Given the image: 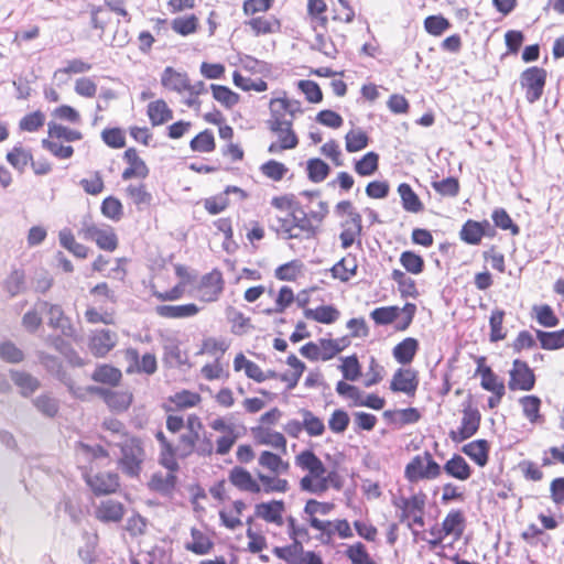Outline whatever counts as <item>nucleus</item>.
<instances>
[{
	"mask_svg": "<svg viewBox=\"0 0 564 564\" xmlns=\"http://www.w3.org/2000/svg\"><path fill=\"white\" fill-rule=\"evenodd\" d=\"M209 425L212 430L220 433L215 442L197 414L192 413L186 419L181 414L166 415L165 426L170 433L177 434L183 429L185 431L178 436L176 445H173L162 431L155 433L160 444V464L165 468L178 469L177 455L188 457L196 454L200 457H212L213 454L218 456L229 454L239 438L235 424L224 416H218Z\"/></svg>",
	"mask_w": 564,
	"mask_h": 564,
	"instance_id": "1",
	"label": "nucleus"
},
{
	"mask_svg": "<svg viewBox=\"0 0 564 564\" xmlns=\"http://www.w3.org/2000/svg\"><path fill=\"white\" fill-rule=\"evenodd\" d=\"M258 465L263 471L253 475L242 466H234L228 473L229 482L241 492L250 495L286 494L291 490V482L283 475H288L291 464L280 454L263 449L258 455Z\"/></svg>",
	"mask_w": 564,
	"mask_h": 564,
	"instance_id": "2",
	"label": "nucleus"
},
{
	"mask_svg": "<svg viewBox=\"0 0 564 564\" xmlns=\"http://www.w3.org/2000/svg\"><path fill=\"white\" fill-rule=\"evenodd\" d=\"M295 467L303 473L299 488L303 492L321 496L329 489L339 490L343 479L335 469H328L319 456L311 448H304L294 456Z\"/></svg>",
	"mask_w": 564,
	"mask_h": 564,
	"instance_id": "3",
	"label": "nucleus"
},
{
	"mask_svg": "<svg viewBox=\"0 0 564 564\" xmlns=\"http://www.w3.org/2000/svg\"><path fill=\"white\" fill-rule=\"evenodd\" d=\"M174 278L169 270L156 271L150 281V292L161 303L182 300L188 292V288L195 281V275L189 267L176 263L173 265Z\"/></svg>",
	"mask_w": 564,
	"mask_h": 564,
	"instance_id": "4",
	"label": "nucleus"
},
{
	"mask_svg": "<svg viewBox=\"0 0 564 564\" xmlns=\"http://www.w3.org/2000/svg\"><path fill=\"white\" fill-rule=\"evenodd\" d=\"M231 347V340L220 335H204L197 346L196 356L212 358L202 366L199 372L206 381L221 380L228 377L225 356Z\"/></svg>",
	"mask_w": 564,
	"mask_h": 564,
	"instance_id": "5",
	"label": "nucleus"
},
{
	"mask_svg": "<svg viewBox=\"0 0 564 564\" xmlns=\"http://www.w3.org/2000/svg\"><path fill=\"white\" fill-rule=\"evenodd\" d=\"M161 85L169 91L184 96L183 104L188 108L199 109L200 95L206 93L205 83H193L186 72H180L167 66L161 74Z\"/></svg>",
	"mask_w": 564,
	"mask_h": 564,
	"instance_id": "6",
	"label": "nucleus"
},
{
	"mask_svg": "<svg viewBox=\"0 0 564 564\" xmlns=\"http://www.w3.org/2000/svg\"><path fill=\"white\" fill-rule=\"evenodd\" d=\"M328 6L325 0H307L306 15L308 24L315 33L314 47L329 58H335L338 50L333 41L327 39Z\"/></svg>",
	"mask_w": 564,
	"mask_h": 564,
	"instance_id": "7",
	"label": "nucleus"
},
{
	"mask_svg": "<svg viewBox=\"0 0 564 564\" xmlns=\"http://www.w3.org/2000/svg\"><path fill=\"white\" fill-rule=\"evenodd\" d=\"M122 441H113L107 436H101L108 447L117 446L120 448L118 466L122 473L129 477H139L142 470V464L145 459V451L140 437L135 435H124Z\"/></svg>",
	"mask_w": 564,
	"mask_h": 564,
	"instance_id": "8",
	"label": "nucleus"
},
{
	"mask_svg": "<svg viewBox=\"0 0 564 564\" xmlns=\"http://www.w3.org/2000/svg\"><path fill=\"white\" fill-rule=\"evenodd\" d=\"M210 495L216 501L220 525L231 531L242 528V517L247 510L245 500L232 499L223 481L210 488Z\"/></svg>",
	"mask_w": 564,
	"mask_h": 564,
	"instance_id": "9",
	"label": "nucleus"
},
{
	"mask_svg": "<svg viewBox=\"0 0 564 564\" xmlns=\"http://www.w3.org/2000/svg\"><path fill=\"white\" fill-rule=\"evenodd\" d=\"M403 477L409 485L434 481L441 478V464L429 449H424L406 462Z\"/></svg>",
	"mask_w": 564,
	"mask_h": 564,
	"instance_id": "10",
	"label": "nucleus"
},
{
	"mask_svg": "<svg viewBox=\"0 0 564 564\" xmlns=\"http://www.w3.org/2000/svg\"><path fill=\"white\" fill-rule=\"evenodd\" d=\"M83 139V133L62 123L50 121L47 137L41 141L42 147L57 159L66 160L73 156L74 148L62 142H76Z\"/></svg>",
	"mask_w": 564,
	"mask_h": 564,
	"instance_id": "11",
	"label": "nucleus"
},
{
	"mask_svg": "<svg viewBox=\"0 0 564 564\" xmlns=\"http://www.w3.org/2000/svg\"><path fill=\"white\" fill-rule=\"evenodd\" d=\"M429 497L427 494L419 489L408 497L401 496L392 501V505L399 510V520L406 522L408 527L423 528L425 525V514Z\"/></svg>",
	"mask_w": 564,
	"mask_h": 564,
	"instance_id": "12",
	"label": "nucleus"
},
{
	"mask_svg": "<svg viewBox=\"0 0 564 564\" xmlns=\"http://www.w3.org/2000/svg\"><path fill=\"white\" fill-rule=\"evenodd\" d=\"M482 415L479 409L474 404L471 398H468L459 410V419L448 431V437L454 444H460L475 436L481 425Z\"/></svg>",
	"mask_w": 564,
	"mask_h": 564,
	"instance_id": "13",
	"label": "nucleus"
},
{
	"mask_svg": "<svg viewBox=\"0 0 564 564\" xmlns=\"http://www.w3.org/2000/svg\"><path fill=\"white\" fill-rule=\"evenodd\" d=\"M268 109L265 126H294L296 117L303 113L301 101L286 97L285 93L281 97L271 98Z\"/></svg>",
	"mask_w": 564,
	"mask_h": 564,
	"instance_id": "14",
	"label": "nucleus"
},
{
	"mask_svg": "<svg viewBox=\"0 0 564 564\" xmlns=\"http://www.w3.org/2000/svg\"><path fill=\"white\" fill-rule=\"evenodd\" d=\"M475 376L480 378V387L490 392L487 400V405L490 410L498 408L506 395V384L490 366L486 365V358L479 357L477 359V368Z\"/></svg>",
	"mask_w": 564,
	"mask_h": 564,
	"instance_id": "15",
	"label": "nucleus"
},
{
	"mask_svg": "<svg viewBox=\"0 0 564 564\" xmlns=\"http://www.w3.org/2000/svg\"><path fill=\"white\" fill-rule=\"evenodd\" d=\"M415 313L416 305L408 302L402 308L394 305L377 307L370 313V317L377 325H390L402 314L403 316L395 324V329L404 332L411 326Z\"/></svg>",
	"mask_w": 564,
	"mask_h": 564,
	"instance_id": "16",
	"label": "nucleus"
},
{
	"mask_svg": "<svg viewBox=\"0 0 564 564\" xmlns=\"http://www.w3.org/2000/svg\"><path fill=\"white\" fill-rule=\"evenodd\" d=\"M87 391L98 395L107 409L115 414L128 412L134 402V393L129 388L89 387Z\"/></svg>",
	"mask_w": 564,
	"mask_h": 564,
	"instance_id": "17",
	"label": "nucleus"
},
{
	"mask_svg": "<svg viewBox=\"0 0 564 564\" xmlns=\"http://www.w3.org/2000/svg\"><path fill=\"white\" fill-rule=\"evenodd\" d=\"M226 281L223 272L215 268L203 274L198 280L195 292L198 302L204 304L215 303L220 300L224 294Z\"/></svg>",
	"mask_w": 564,
	"mask_h": 564,
	"instance_id": "18",
	"label": "nucleus"
},
{
	"mask_svg": "<svg viewBox=\"0 0 564 564\" xmlns=\"http://www.w3.org/2000/svg\"><path fill=\"white\" fill-rule=\"evenodd\" d=\"M84 479L93 494L97 497L116 494L120 489V477L115 471H96L90 464L84 474Z\"/></svg>",
	"mask_w": 564,
	"mask_h": 564,
	"instance_id": "19",
	"label": "nucleus"
},
{
	"mask_svg": "<svg viewBox=\"0 0 564 564\" xmlns=\"http://www.w3.org/2000/svg\"><path fill=\"white\" fill-rule=\"evenodd\" d=\"M356 11L349 0H337V4H333L330 9V18H328L327 39L330 41L333 36L346 41L343 29L355 21Z\"/></svg>",
	"mask_w": 564,
	"mask_h": 564,
	"instance_id": "20",
	"label": "nucleus"
},
{
	"mask_svg": "<svg viewBox=\"0 0 564 564\" xmlns=\"http://www.w3.org/2000/svg\"><path fill=\"white\" fill-rule=\"evenodd\" d=\"M286 503L283 499H270L254 503L253 513L249 518L262 521L267 525L282 528L285 525Z\"/></svg>",
	"mask_w": 564,
	"mask_h": 564,
	"instance_id": "21",
	"label": "nucleus"
},
{
	"mask_svg": "<svg viewBox=\"0 0 564 564\" xmlns=\"http://www.w3.org/2000/svg\"><path fill=\"white\" fill-rule=\"evenodd\" d=\"M271 135L267 151L270 154H282L296 149L300 144V137L294 126H265Z\"/></svg>",
	"mask_w": 564,
	"mask_h": 564,
	"instance_id": "22",
	"label": "nucleus"
},
{
	"mask_svg": "<svg viewBox=\"0 0 564 564\" xmlns=\"http://www.w3.org/2000/svg\"><path fill=\"white\" fill-rule=\"evenodd\" d=\"M118 333L109 328H97L90 332L87 339V348L96 359L107 358L117 347Z\"/></svg>",
	"mask_w": 564,
	"mask_h": 564,
	"instance_id": "23",
	"label": "nucleus"
},
{
	"mask_svg": "<svg viewBox=\"0 0 564 564\" xmlns=\"http://www.w3.org/2000/svg\"><path fill=\"white\" fill-rule=\"evenodd\" d=\"M546 77V70L538 66L529 67L520 74L519 83L529 104L540 100L544 93Z\"/></svg>",
	"mask_w": 564,
	"mask_h": 564,
	"instance_id": "24",
	"label": "nucleus"
},
{
	"mask_svg": "<svg viewBox=\"0 0 564 564\" xmlns=\"http://www.w3.org/2000/svg\"><path fill=\"white\" fill-rule=\"evenodd\" d=\"M508 375V389L510 391L529 392L535 387L536 376L534 370L524 360L514 359Z\"/></svg>",
	"mask_w": 564,
	"mask_h": 564,
	"instance_id": "25",
	"label": "nucleus"
},
{
	"mask_svg": "<svg viewBox=\"0 0 564 564\" xmlns=\"http://www.w3.org/2000/svg\"><path fill=\"white\" fill-rule=\"evenodd\" d=\"M80 235L86 240H91L96 246L107 252H113L119 247V238L116 230L108 225L97 226L95 224L85 225L80 229Z\"/></svg>",
	"mask_w": 564,
	"mask_h": 564,
	"instance_id": "26",
	"label": "nucleus"
},
{
	"mask_svg": "<svg viewBox=\"0 0 564 564\" xmlns=\"http://www.w3.org/2000/svg\"><path fill=\"white\" fill-rule=\"evenodd\" d=\"M122 161L126 164L121 172L122 181H144L149 177L150 167L137 148L130 147L126 149L122 153Z\"/></svg>",
	"mask_w": 564,
	"mask_h": 564,
	"instance_id": "27",
	"label": "nucleus"
},
{
	"mask_svg": "<svg viewBox=\"0 0 564 564\" xmlns=\"http://www.w3.org/2000/svg\"><path fill=\"white\" fill-rule=\"evenodd\" d=\"M42 304L47 316V325L51 328L61 332V334L67 338L76 339L78 337V330L73 324L72 318L66 315L59 304H53L46 301Z\"/></svg>",
	"mask_w": 564,
	"mask_h": 564,
	"instance_id": "28",
	"label": "nucleus"
},
{
	"mask_svg": "<svg viewBox=\"0 0 564 564\" xmlns=\"http://www.w3.org/2000/svg\"><path fill=\"white\" fill-rule=\"evenodd\" d=\"M419 384L420 377L417 370L411 367H400L393 372L389 389L393 393H403L408 398H414Z\"/></svg>",
	"mask_w": 564,
	"mask_h": 564,
	"instance_id": "29",
	"label": "nucleus"
},
{
	"mask_svg": "<svg viewBox=\"0 0 564 564\" xmlns=\"http://www.w3.org/2000/svg\"><path fill=\"white\" fill-rule=\"evenodd\" d=\"M246 30L254 37H265L278 34L282 30L281 20L274 14H259L243 21Z\"/></svg>",
	"mask_w": 564,
	"mask_h": 564,
	"instance_id": "30",
	"label": "nucleus"
},
{
	"mask_svg": "<svg viewBox=\"0 0 564 564\" xmlns=\"http://www.w3.org/2000/svg\"><path fill=\"white\" fill-rule=\"evenodd\" d=\"M203 398L200 393L188 389H182L169 395L162 404V409L169 414H177L178 411H186L200 405Z\"/></svg>",
	"mask_w": 564,
	"mask_h": 564,
	"instance_id": "31",
	"label": "nucleus"
},
{
	"mask_svg": "<svg viewBox=\"0 0 564 564\" xmlns=\"http://www.w3.org/2000/svg\"><path fill=\"white\" fill-rule=\"evenodd\" d=\"M458 235L459 239L465 243L470 246H478L480 245L484 237H495L496 230L487 219L481 221L467 219L463 224Z\"/></svg>",
	"mask_w": 564,
	"mask_h": 564,
	"instance_id": "32",
	"label": "nucleus"
},
{
	"mask_svg": "<svg viewBox=\"0 0 564 564\" xmlns=\"http://www.w3.org/2000/svg\"><path fill=\"white\" fill-rule=\"evenodd\" d=\"M184 549L197 556H206L214 551L215 542L207 530L192 527L189 536L184 542Z\"/></svg>",
	"mask_w": 564,
	"mask_h": 564,
	"instance_id": "33",
	"label": "nucleus"
},
{
	"mask_svg": "<svg viewBox=\"0 0 564 564\" xmlns=\"http://www.w3.org/2000/svg\"><path fill=\"white\" fill-rule=\"evenodd\" d=\"M232 367L236 372L243 371L246 377L253 380L257 383H262L270 379H276L278 372L274 370L264 371L254 361L248 359L243 352L236 354Z\"/></svg>",
	"mask_w": 564,
	"mask_h": 564,
	"instance_id": "34",
	"label": "nucleus"
},
{
	"mask_svg": "<svg viewBox=\"0 0 564 564\" xmlns=\"http://www.w3.org/2000/svg\"><path fill=\"white\" fill-rule=\"evenodd\" d=\"M90 379L97 383V387L118 388L123 379L120 368L112 364H97L90 375Z\"/></svg>",
	"mask_w": 564,
	"mask_h": 564,
	"instance_id": "35",
	"label": "nucleus"
},
{
	"mask_svg": "<svg viewBox=\"0 0 564 564\" xmlns=\"http://www.w3.org/2000/svg\"><path fill=\"white\" fill-rule=\"evenodd\" d=\"M202 307L194 302L183 304H161L155 307V314L165 319H187L197 316Z\"/></svg>",
	"mask_w": 564,
	"mask_h": 564,
	"instance_id": "36",
	"label": "nucleus"
},
{
	"mask_svg": "<svg viewBox=\"0 0 564 564\" xmlns=\"http://www.w3.org/2000/svg\"><path fill=\"white\" fill-rule=\"evenodd\" d=\"M443 474L449 478L465 482L471 478L474 469L464 456L455 453L443 465L441 464V476Z\"/></svg>",
	"mask_w": 564,
	"mask_h": 564,
	"instance_id": "37",
	"label": "nucleus"
},
{
	"mask_svg": "<svg viewBox=\"0 0 564 564\" xmlns=\"http://www.w3.org/2000/svg\"><path fill=\"white\" fill-rule=\"evenodd\" d=\"M251 434L258 445L270 446L283 454L286 453L288 440L282 432L269 426H253L251 427Z\"/></svg>",
	"mask_w": 564,
	"mask_h": 564,
	"instance_id": "38",
	"label": "nucleus"
},
{
	"mask_svg": "<svg viewBox=\"0 0 564 564\" xmlns=\"http://www.w3.org/2000/svg\"><path fill=\"white\" fill-rule=\"evenodd\" d=\"M362 236V217L360 214H351L340 223L339 240L343 249L350 248L355 242L360 243Z\"/></svg>",
	"mask_w": 564,
	"mask_h": 564,
	"instance_id": "39",
	"label": "nucleus"
},
{
	"mask_svg": "<svg viewBox=\"0 0 564 564\" xmlns=\"http://www.w3.org/2000/svg\"><path fill=\"white\" fill-rule=\"evenodd\" d=\"M315 523V530L327 542L332 541L335 535H338L340 539H350L354 535L351 527L346 519L324 520L323 522Z\"/></svg>",
	"mask_w": 564,
	"mask_h": 564,
	"instance_id": "40",
	"label": "nucleus"
},
{
	"mask_svg": "<svg viewBox=\"0 0 564 564\" xmlns=\"http://www.w3.org/2000/svg\"><path fill=\"white\" fill-rule=\"evenodd\" d=\"M126 513L122 502L115 499L101 500L95 508V518L102 523H118Z\"/></svg>",
	"mask_w": 564,
	"mask_h": 564,
	"instance_id": "41",
	"label": "nucleus"
},
{
	"mask_svg": "<svg viewBox=\"0 0 564 564\" xmlns=\"http://www.w3.org/2000/svg\"><path fill=\"white\" fill-rule=\"evenodd\" d=\"M490 443L485 438H478L464 444L462 453L465 454L478 467H485L490 458Z\"/></svg>",
	"mask_w": 564,
	"mask_h": 564,
	"instance_id": "42",
	"label": "nucleus"
},
{
	"mask_svg": "<svg viewBox=\"0 0 564 564\" xmlns=\"http://www.w3.org/2000/svg\"><path fill=\"white\" fill-rule=\"evenodd\" d=\"M166 473L158 471L154 473L149 482L148 487L150 490L160 494L162 496H171L175 490L177 477L175 473L177 469L166 468Z\"/></svg>",
	"mask_w": 564,
	"mask_h": 564,
	"instance_id": "43",
	"label": "nucleus"
},
{
	"mask_svg": "<svg viewBox=\"0 0 564 564\" xmlns=\"http://www.w3.org/2000/svg\"><path fill=\"white\" fill-rule=\"evenodd\" d=\"M174 111L163 98H158L147 105V117L152 127H160L173 119Z\"/></svg>",
	"mask_w": 564,
	"mask_h": 564,
	"instance_id": "44",
	"label": "nucleus"
},
{
	"mask_svg": "<svg viewBox=\"0 0 564 564\" xmlns=\"http://www.w3.org/2000/svg\"><path fill=\"white\" fill-rule=\"evenodd\" d=\"M519 404L522 410L523 416L532 425H542L545 422V416L541 412L542 400L535 394H527L519 399Z\"/></svg>",
	"mask_w": 564,
	"mask_h": 564,
	"instance_id": "45",
	"label": "nucleus"
},
{
	"mask_svg": "<svg viewBox=\"0 0 564 564\" xmlns=\"http://www.w3.org/2000/svg\"><path fill=\"white\" fill-rule=\"evenodd\" d=\"M442 531L447 536L459 540L466 528V517L462 509H451L442 520Z\"/></svg>",
	"mask_w": 564,
	"mask_h": 564,
	"instance_id": "46",
	"label": "nucleus"
},
{
	"mask_svg": "<svg viewBox=\"0 0 564 564\" xmlns=\"http://www.w3.org/2000/svg\"><path fill=\"white\" fill-rule=\"evenodd\" d=\"M350 337L348 335L338 338H319L321 361H328L338 356L341 351L350 346Z\"/></svg>",
	"mask_w": 564,
	"mask_h": 564,
	"instance_id": "47",
	"label": "nucleus"
},
{
	"mask_svg": "<svg viewBox=\"0 0 564 564\" xmlns=\"http://www.w3.org/2000/svg\"><path fill=\"white\" fill-rule=\"evenodd\" d=\"M419 349L420 343L416 338L405 337L393 347L392 356L398 364L408 366L412 364Z\"/></svg>",
	"mask_w": 564,
	"mask_h": 564,
	"instance_id": "48",
	"label": "nucleus"
},
{
	"mask_svg": "<svg viewBox=\"0 0 564 564\" xmlns=\"http://www.w3.org/2000/svg\"><path fill=\"white\" fill-rule=\"evenodd\" d=\"M299 415L302 419V425L304 426V432L311 438H317L325 434L326 425L323 417L318 416L312 410L307 408H301L297 411Z\"/></svg>",
	"mask_w": 564,
	"mask_h": 564,
	"instance_id": "49",
	"label": "nucleus"
},
{
	"mask_svg": "<svg viewBox=\"0 0 564 564\" xmlns=\"http://www.w3.org/2000/svg\"><path fill=\"white\" fill-rule=\"evenodd\" d=\"M335 508V503L330 501H318L316 499H308L303 508V513L306 516L308 525L315 530V522H323L318 516H327Z\"/></svg>",
	"mask_w": 564,
	"mask_h": 564,
	"instance_id": "50",
	"label": "nucleus"
},
{
	"mask_svg": "<svg viewBox=\"0 0 564 564\" xmlns=\"http://www.w3.org/2000/svg\"><path fill=\"white\" fill-rule=\"evenodd\" d=\"M246 536L248 539L247 550L251 553H260L268 547L263 530L254 522V518H247Z\"/></svg>",
	"mask_w": 564,
	"mask_h": 564,
	"instance_id": "51",
	"label": "nucleus"
},
{
	"mask_svg": "<svg viewBox=\"0 0 564 564\" xmlns=\"http://www.w3.org/2000/svg\"><path fill=\"white\" fill-rule=\"evenodd\" d=\"M124 192L127 198L130 199L139 210L152 205L153 196L149 191L148 185L142 181L135 184H129Z\"/></svg>",
	"mask_w": 564,
	"mask_h": 564,
	"instance_id": "52",
	"label": "nucleus"
},
{
	"mask_svg": "<svg viewBox=\"0 0 564 564\" xmlns=\"http://www.w3.org/2000/svg\"><path fill=\"white\" fill-rule=\"evenodd\" d=\"M292 216V239L297 240H308L313 239L317 236L318 230L313 226V224L307 219L304 215V212H301V215H297L295 212L291 214Z\"/></svg>",
	"mask_w": 564,
	"mask_h": 564,
	"instance_id": "53",
	"label": "nucleus"
},
{
	"mask_svg": "<svg viewBox=\"0 0 564 564\" xmlns=\"http://www.w3.org/2000/svg\"><path fill=\"white\" fill-rule=\"evenodd\" d=\"M286 365L290 367V371L281 373V375L278 373L276 379H280L282 382L285 383V386L289 390H292L297 386L301 377L303 376V373L306 369V366L294 354H291L290 356H288Z\"/></svg>",
	"mask_w": 564,
	"mask_h": 564,
	"instance_id": "54",
	"label": "nucleus"
},
{
	"mask_svg": "<svg viewBox=\"0 0 564 564\" xmlns=\"http://www.w3.org/2000/svg\"><path fill=\"white\" fill-rule=\"evenodd\" d=\"M31 149L24 147L22 143H17L13 148L7 152V162L18 172L23 173L30 163L32 162Z\"/></svg>",
	"mask_w": 564,
	"mask_h": 564,
	"instance_id": "55",
	"label": "nucleus"
},
{
	"mask_svg": "<svg viewBox=\"0 0 564 564\" xmlns=\"http://www.w3.org/2000/svg\"><path fill=\"white\" fill-rule=\"evenodd\" d=\"M304 316L316 323L330 325L340 318V311L334 305H319L304 310Z\"/></svg>",
	"mask_w": 564,
	"mask_h": 564,
	"instance_id": "56",
	"label": "nucleus"
},
{
	"mask_svg": "<svg viewBox=\"0 0 564 564\" xmlns=\"http://www.w3.org/2000/svg\"><path fill=\"white\" fill-rule=\"evenodd\" d=\"M199 26V18L194 13L178 15L171 22L173 32L183 37L197 33Z\"/></svg>",
	"mask_w": 564,
	"mask_h": 564,
	"instance_id": "57",
	"label": "nucleus"
},
{
	"mask_svg": "<svg viewBox=\"0 0 564 564\" xmlns=\"http://www.w3.org/2000/svg\"><path fill=\"white\" fill-rule=\"evenodd\" d=\"M399 262L403 268L402 271L411 275H420L425 270L424 258L414 250H404L400 253Z\"/></svg>",
	"mask_w": 564,
	"mask_h": 564,
	"instance_id": "58",
	"label": "nucleus"
},
{
	"mask_svg": "<svg viewBox=\"0 0 564 564\" xmlns=\"http://www.w3.org/2000/svg\"><path fill=\"white\" fill-rule=\"evenodd\" d=\"M358 264L355 257H344L332 268V276L340 282H348L357 274Z\"/></svg>",
	"mask_w": 564,
	"mask_h": 564,
	"instance_id": "59",
	"label": "nucleus"
},
{
	"mask_svg": "<svg viewBox=\"0 0 564 564\" xmlns=\"http://www.w3.org/2000/svg\"><path fill=\"white\" fill-rule=\"evenodd\" d=\"M84 317L85 321L91 325H113L116 323L115 310L105 308L102 305L99 307L88 305L85 310Z\"/></svg>",
	"mask_w": 564,
	"mask_h": 564,
	"instance_id": "60",
	"label": "nucleus"
},
{
	"mask_svg": "<svg viewBox=\"0 0 564 564\" xmlns=\"http://www.w3.org/2000/svg\"><path fill=\"white\" fill-rule=\"evenodd\" d=\"M304 271V263L299 259L285 262L274 270V278L279 281L295 282Z\"/></svg>",
	"mask_w": 564,
	"mask_h": 564,
	"instance_id": "61",
	"label": "nucleus"
},
{
	"mask_svg": "<svg viewBox=\"0 0 564 564\" xmlns=\"http://www.w3.org/2000/svg\"><path fill=\"white\" fill-rule=\"evenodd\" d=\"M398 193L401 197V203L404 210L417 214L424 209V205L420 197L408 183H401L398 186Z\"/></svg>",
	"mask_w": 564,
	"mask_h": 564,
	"instance_id": "62",
	"label": "nucleus"
},
{
	"mask_svg": "<svg viewBox=\"0 0 564 564\" xmlns=\"http://www.w3.org/2000/svg\"><path fill=\"white\" fill-rule=\"evenodd\" d=\"M408 274L401 269H393L391 279L397 283L401 297H416L419 295L416 283Z\"/></svg>",
	"mask_w": 564,
	"mask_h": 564,
	"instance_id": "63",
	"label": "nucleus"
},
{
	"mask_svg": "<svg viewBox=\"0 0 564 564\" xmlns=\"http://www.w3.org/2000/svg\"><path fill=\"white\" fill-rule=\"evenodd\" d=\"M189 149L195 153H212L216 150V140L209 129L198 132L189 141Z\"/></svg>",
	"mask_w": 564,
	"mask_h": 564,
	"instance_id": "64",
	"label": "nucleus"
}]
</instances>
